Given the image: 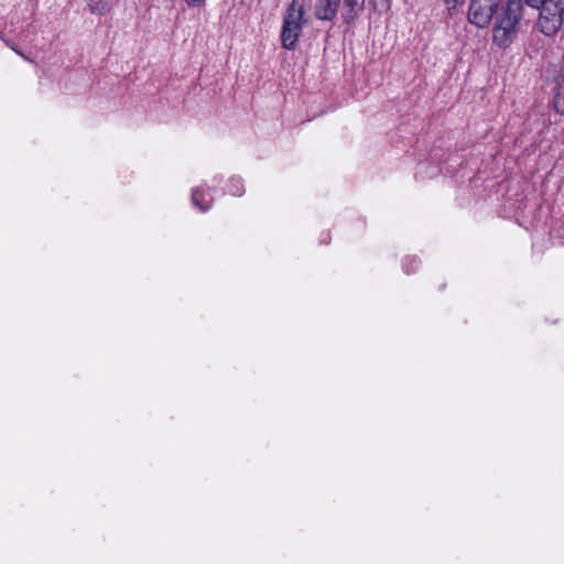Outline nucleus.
Wrapping results in <instances>:
<instances>
[{
    "mask_svg": "<svg viewBox=\"0 0 564 564\" xmlns=\"http://www.w3.org/2000/svg\"><path fill=\"white\" fill-rule=\"evenodd\" d=\"M501 0H471L468 10V20L478 28H485L497 12Z\"/></svg>",
    "mask_w": 564,
    "mask_h": 564,
    "instance_id": "20e7f679",
    "label": "nucleus"
},
{
    "mask_svg": "<svg viewBox=\"0 0 564 564\" xmlns=\"http://www.w3.org/2000/svg\"><path fill=\"white\" fill-rule=\"evenodd\" d=\"M89 9L94 14L104 15L110 10V0H90Z\"/></svg>",
    "mask_w": 564,
    "mask_h": 564,
    "instance_id": "1a4fd4ad",
    "label": "nucleus"
},
{
    "mask_svg": "<svg viewBox=\"0 0 564 564\" xmlns=\"http://www.w3.org/2000/svg\"><path fill=\"white\" fill-rule=\"evenodd\" d=\"M550 0H525V3L534 9L541 10L542 7L546 3H549Z\"/></svg>",
    "mask_w": 564,
    "mask_h": 564,
    "instance_id": "f8f14e48",
    "label": "nucleus"
},
{
    "mask_svg": "<svg viewBox=\"0 0 564 564\" xmlns=\"http://www.w3.org/2000/svg\"><path fill=\"white\" fill-rule=\"evenodd\" d=\"M522 1L508 0L506 7L496 15L492 28V42L500 48H506L514 41L521 20Z\"/></svg>",
    "mask_w": 564,
    "mask_h": 564,
    "instance_id": "f257e3e1",
    "label": "nucleus"
},
{
    "mask_svg": "<svg viewBox=\"0 0 564 564\" xmlns=\"http://www.w3.org/2000/svg\"><path fill=\"white\" fill-rule=\"evenodd\" d=\"M564 0H550L540 10L538 25L540 31L546 36H552L558 32L563 24Z\"/></svg>",
    "mask_w": 564,
    "mask_h": 564,
    "instance_id": "7ed1b4c3",
    "label": "nucleus"
},
{
    "mask_svg": "<svg viewBox=\"0 0 564 564\" xmlns=\"http://www.w3.org/2000/svg\"><path fill=\"white\" fill-rule=\"evenodd\" d=\"M417 265H419V261L416 258L414 257H408L404 261H403V270L406 274H410V273H413L416 271L417 269Z\"/></svg>",
    "mask_w": 564,
    "mask_h": 564,
    "instance_id": "9b49d317",
    "label": "nucleus"
},
{
    "mask_svg": "<svg viewBox=\"0 0 564 564\" xmlns=\"http://www.w3.org/2000/svg\"><path fill=\"white\" fill-rule=\"evenodd\" d=\"M304 8L299 1L293 0L285 10L281 30V44L288 51L296 47L304 25Z\"/></svg>",
    "mask_w": 564,
    "mask_h": 564,
    "instance_id": "f03ea898",
    "label": "nucleus"
},
{
    "mask_svg": "<svg viewBox=\"0 0 564 564\" xmlns=\"http://www.w3.org/2000/svg\"><path fill=\"white\" fill-rule=\"evenodd\" d=\"M188 7L198 8L204 6L206 0H184Z\"/></svg>",
    "mask_w": 564,
    "mask_h": 564,
    "instance_id": "ddd939ff",
    "label": "nucleus"
},
{
    "mask_svg": "<svg viewBox=\"0 0 564 564\" xmlns=\"http://www.w3.org/2000/svg\"><path fill=\"white\" fill-rule=\"evenodd\" d=\"M6 43H7V45H9L12 50H14L18 53V51L10 44V42H6ZM19 54L22 55L20 52H19Z\"/></svg>",
    "mask_w": 564,
    "mask_h": 564,
    "instance_id": "2eb2a0df",
    "label": "nucleus"
},
{
    "mask_svg": "<svg viewBox=\"0 0 564 564\" xmlns=\"http://www.w3.org/2000/svg\"><path fill=\"white\" fill-rule=\"evenodd\" d=\"M391 0H344L341 8V18L345 23H352L361 11L365 9L366 3L373 11H386L390 8Z\"/></svg>",
    "mask_w": 564,
    "mask_h": 564,
    "instance_id": "39448f33",
    "label": "nucleus"
},
{
    "mask_svg": "<svg viewBox=\"0 0 564 564\" xmlns=\"http://www.w3.org/2000/svg\"><path fill=\"white\" fill-rule=\"evenodd\" d=\"M213 197L209 192L202 191L200 188H194L192 192V203L200 212H206L210 207Z\"/></svg>",
    "mask_w": 564,
    "mask_h": 564,
    "instance_id": "0eeeda50",
    "label": "nucleus"
},
{
    "mask_svg": "<svg viewBox=\"0 0 564 564\" xmlns=\"http://www.w3.org/2000/svg\"><path fill=\"white\" fill-rule=\"evenodd\" d=\"M227 191L232 196H241L245 193L242 180L240 177H231Z\"/></svg>",
    "mask_w": 564,
    "mask_h": 564,
    "instance_id": "9d476101",
    "label": "nucleus"
},
{
    "mask_svg": "<svg viewBox=\"0 0 564 564\" xmlns=\"http://www.w3.org/2000/svg\"><path fill=\"white\" fill-rule=\"evenodd\" d=\"M553 102L555 111L558 115L564 116V77L556 86Z\"/></svg>",
    "mask_w": 564,
    "mask_h": 564,
    "instance_id": "6e6552de",
    "label": "nucleus"
},
{
    "mask_svg": "<svg viewBox=\"0 0 564 564\" xmlns=\"http://www.w3.org/2000/svg\"><path fill=\"white\" fill-rule=\"evenodd\" d=\"M341 0H315L314 14L317 20L333 21L338 12Z\"/></svg>",
    "mask_w": 564,
    "mask_h": 564,
    "instance_id": "423d86ee",
    "label": "nucleus"
},
{
    "mask_svg": "<svg viewBox=\"0 0 564 564\" xmlns=\"http://www.w3.org/2000/svg\"><path fill=\"white\" fill-rule=\"evenodd\" d=\"M447 6L455 8L457 4L464 2V0H444Z\"/></svg>",
    "mask_w": 564,
    "mask_h": 564,
    "instance_id": "4468645a",
    "label": "nucleus"
}]
</instances>
